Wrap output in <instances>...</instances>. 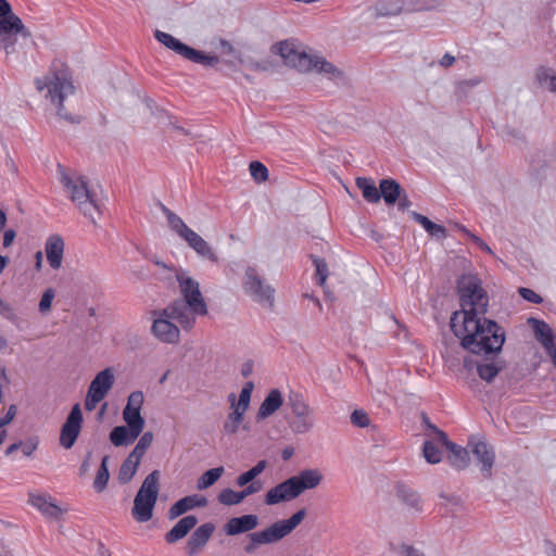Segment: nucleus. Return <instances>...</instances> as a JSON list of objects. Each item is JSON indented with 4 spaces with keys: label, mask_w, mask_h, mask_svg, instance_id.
<instances>
[{
    "label": "nucleus",
    "mask_w": 556,
    "mask_h": 556,
    "mask_svg": "<svg viewBox=\"0 0 556 556\" xmlns=\"http://www.w3.org/2000/svg\"><path fill=\"white\" fill-rule=\"evenodd\" d=\"M460 311L452 314L450 327L460 340V346L476 355L497 354L505 342V331L495 320L488 319L489 296L481 280L470 274L457 279Z\"/></svg>",
    "instance_id": "obj_1"
},
{
    "label": "nucleus",
    "mask_w": 556,
    "mask_h": 556,
    "mask_svg": "<svg viewBox=\"0 0 556 556\" xmlns=\"http://www.w3.org/2000/svg\"><path fill=\"white\" fill-rule=\"evenodd\" d=\"M35 85L38 91L47 89L46 97L55 105L60 118L71 124L80 123L81 117L67 112L64 105V100L75 91L70 70L65 64H53L45 78H37Z\"/></svg>",
    "instance_id": "obj_2"
},
{
    "label": "nucleus",
    "mask_w": 556,
    "mask_h": 556,
    "mask_svg": "<svg viewBox=\"0 0 556 556\" xmlns=\"http://www.w3.org/2000/svg\"><path fill=\"white\" fill-rule=\"evenodd\" d=\"M306 509L301 508L290 518L278 520L269 527L252 532L248 535L249 543L244 546L248 554H252L261 545L274 544L289 535L305 518Z\"/></svg>",
    "instance_id": "obj_3"
},
{
    "label": "nucleus",
    "mask_w": 556,
    "mask_h": 556,
    "mask_svg": "<svg viewBox=\"0 0 556 556\" xmlns=\"http://www.w3.org/2000/svg\"><path fill=\"white\" fill-rule=\"evenodd\" d=\"M59 169L61 170V182L70 192L71 200L85 217L89 218L92 224H96V215H100L101 210L94 194L88 187L87 178L84 176L72 178L63 172L61 165H59Z\"/></svg>",
    "instance_id": "obj_4"
},
{
    "label": "nucleus",
    "mask_w": 556,
    "mask_h": 556,
    "mask_svg": "<svg viewBox=\"0 0 556 556\" xmlns=\"http://www.w3.org/2000/svg\"><path fill=\"white\" fill-rule=\"evenodd\" d=\"M155 39L165 46L167 49L174 51L178 55L184 59L193 62L195 64H201L205 67H214L219 63V58L217 55H210L201 50H197L179 39L175 38L173 35L156 29L154 33Z\"/></svg>",
    "instance_id": "obj_5"
},
{
    "label": "nucleus",
    "mask_w": 556,
    "mask_h": 556,
    "mask_svg": "<svg viewBox=\"0 0 556 556\" xmlns=\"http://www.w3.org/2000/svg\"><path fill=\"white\" fill-rule=\"evenodd\" d=\"M244 292L256 303L264 305L268 308L274 307L275 303V289L260 276L257 269L249 266L245 269L244 278L242 281Z\"/></svg>",
    "instance_id": "obj_6"
},
{
    "label": "nucleus",
    "mask_w": 556,
    "mask_h": 556,
    "mask_svg": "<svg viewBox=\"0 0 556 556\" xmlns=\"http://www.w3.org/2000/svg\"><path fill=\"white\" fill-rule=\"evenodd\" d=\"M288 405L290 406L294 419L289 421L291 431L295 434H304L309 432L314 425L313 408L304 400L299 392H291L288 396Z\"/></svg>",
    "instance_id": "obj_7"
},
{
    "label": "nucleus",
    "mask_w": 556,
    "mask_h": 556,
    "mask_svg": "<svg viewBox=\"0 0 556 556\" xmlns=\"http://www.w3.org/2000/svg\"><path fill=\"white\" fill-rule=\"evenodd\" d=\"M270 51L278 54L287 66L293 67L299 72H311V62L313 54L300 51L292 40H282L271 46Z\"/></svg>",
    "instance_id": "obj_8"
},
{
    "label": "nucleus",
    "mask_w": 556,
    "mask_h": 556,
    "mask_svg": "<svg viewBox=\"0 0 556 556\" xmlns=\"http://www.w3.org/2000/svg\"><path fill=\"white\" fill-rule=\"evenodd\" d=\"M17 35L25 38L31 36L17 15L11 14L0 20V49L4 50L7 56L15 52Z\"/></svg>",
    "instance_id": "obj_9"
},
{
    "label": "nucleus",
    "mask_w": 556,
    "mask_h": 556,
    "mask_svg": "<svg viewBox=\"0 0 556 556\" xmlns=\"http://www.w3.org/2000/svg\"><path fill=\"white\" fill-rule=\"evenodd\" d=\"M208 312L190 306L185 301L175 300L162 309V316L177 321L185 331H190L194 325L197 316H205Z\"/></svg>",
    "instance_id": "obj_10"
},
{
    "label": "nucleus",
    "mask_w": 556,
    "mask_h": 556,
    "mask_svg": "<svg viewBox=\"0 0 556 556\" xmlns=\"http://www.w3.org/2000/svg\"><path fill=\"white\" fill-rule=\"evenodd\" d=\"M83 413L80 405L75 404L66 417L65 422L61 427L60 445L65 450H70L76 443L83 426Z\"/></svg>",
    "instance_id": "obj_11"
},
{
    "label": "nucleus",
    "mask_w": 556,
    "mask_h": 556,
    "mask_svg": "<svg viewBox=\"0 0 556 556\" xmlns=\"http://www.w3.org/2000/svg\"><path fill=\"white\" fill-rule=\"evenodd\" d=\"M176 279L178 281L180 292L182 294V299H177L178 301H185L190 304L192 307H198L199 309H203L208 312L207 305L204 301V298L200 291V285L193 278L187 276L185 273L177 274Z\"/></svg>",
    "instance_id": "obj_12"
},
{
    "label": "nucleus",
    "mask_w": 556,
    "mask_h": 556,
    "mask_svg": "<svg viewBox=\"0 0 556 556\" xmlns=\"http://www.w3.org/2000/svg\"><path fill=\"white\" fill-rule=\"evenodd\" d=\"M157 317L154 319L151 331L161 342L176 344L180 339L179 328L172 323L170 318L162 316V309L153 312Z\"/></svg>",
    "instance_id": "obj_13"
},
{
    "label": "nucleus",
    "mask_w": 556,
    "mask_h": 556,
    "mask_svg": "<svg viewBox=\"0 0 556 556\" xmlns=\"http://www.w3.org/2000/svg\"><path fill=\"white\" fill-rule=\"evenodd\" d=\"M300 496V493L295 486L292 477L278 483L274 488L269 489L265 495L266 505H276L281 502H288Z\"/></svg>",
    "instance_id": "obj_14"
},
{
    "label": "nucleus",
    "mask_w": 556,
    "mask_h": 556,
    "mask_svg": "<svg viewBox=\"0 0 556 556\" xmlns=\"http://www.w3.org/2000/svg\"><path fill=\"white\" fill-rule=\"evenodd\" d=\"M471 452L480 466V471L485 479L492 477V468L495 462V453L492 446L484 441L471 443Z\"/></svg>",
    "instance_id": "obj_15"
},
{
    "label": "nucleus",
    "mask_w": 556,
    "mask_h": 556,
    "mask_svg": "<svg viewBox=\"0 0 556 556\" xmlns=\"http://www.w3.org/2000/svg\"><path fill=\"white\" fill-rule=\"evenodd\" d=\"M215 531V525L205 522L198 527L189 536L186 543V553L189 556H195L207 544Z\"/></svg>",
    "instance_id": "obj_16"
},
{
    "label": "nucleus",
    "mask_w": 556,
    "mask_h": 556,
    "mask_svg": "<svg viewBox=\"0 0 556 556\" xmlns=\"http://www.w3.org/2000/svg\"><path fill=\"white\" fill-rule=\"evenodd\" d=\"M440 444L448 451L447 459L453 468L464 470L468 467L470 457L465 447L450 441L446 433L440 434Z\"/></svg>",
    "instance_id": "obj_17"
},
{
    "label": "nucleus",
    "mask_w": 556,
    "mask_h": 556,
    "mask_svg": "<svg viewBox=\"0 0 556 556\" xmlns=\"http://www.w3.org/2000/svg\"><path fill=\"white\" fill-rule=\"evenodd\" d=\"M142 391H134L127 399V404L123 410V419L125 422H130L137 427L144 428V418L141 416V408L143 405Z\"/></svg>",
    "instance_id": "obj_18"
},
{
    "label": "nucleus",
    "mask_w": 556,
    "mask_h": 556,
    "mask_svg": "<svg viewBox=\"0 0 556 556\" xmlns=\"http://www.w3.org/2000/svg\"><path fill=\"white\" fill-rule=\"evenodd\" d=\"M206 505V497L198 494L188 495L178 500L169 507L167 517L169 520H174L193 508L205 507Z\"/></svg>",
    "instance_id": "obj_19"
},
{
    "label": "nucleus",
    "mask_w": 556,
    "mask_h": 556,
    "mask_svg": "<svg viewBox=\"0 0 556 556\" xmlns=\"http://www.w3.org/2000/svg\"><path fill=\"white\" fill-rule=\"evenodd\" d=\"M142 430L136 425L126 422V426H116L111 430L110 441L115 446H127L136 441Z\"/></svg>",
    "instance_id": "obj_20"
},
{
    "label": "nucleus",
    "mask_w": 556,
    "mask_h": 556,
    "mask_svg": "<svg viewBox=\"0 0 556 556\" xmlns=\"http://www.w3.org/2000/svg\"><path fill=\"white\" fill-rule=\"evenodd\" d=\"M258 525V517L253 514L230 518L224 526L227 535L233 536L254 530Z\"/></svg>",
    "instance_id": "obj_21"
},
{
    "label": "nucleus",
    "mask_w": 556,
    "mask_h": 556,
    "mask_svg": "<svg viewBox=\"0 0 556 556\" xmlns=\"http://www.w3.org/2000/svg\"><path fill=\"white\" fill-rule=\"evenodd\" d=\"M198 518L194 515H188L179 519L175 526L165 533V542L175 544L182 540L198 523Z\"/></svg>",
    "instance_id": "obj_22"
},
{
    "label": "nucleus",
    "mask_w": 556,
    "mask_h": 556,
    "mask_svg": "<svg viewBox=\"0 0 556 556\" xmlns=\"http://www.w3.org/2000/svg\"><path fill=\"white\" fill-rule=\"evenodd\" d=\"M323 473L319 469H303L298 475L292 476L300 495L311 489L317 488L323 481Z\"/></svg>",
    "instance_id": "obj_23"
},
{
    "label": "nucleus",
    "mask_w": 556,
    "mask_h": 556,
    "mask_svg": "<svg viewBox=\"0 0 556 556\" xmlns=\"http://www.w3.org/2000/svg\"><path fill=\"white\" fill-rule=\"evenodd\" d=\"M46 255L49 265L53 269H59L62 265L64 253V241L61 236H50L45 247Z\"/></svg>",
    "instance_id": "obj_24"
},
{
    "label": "nucleus",
    "mask_w": 556,
    "mask_h": 556,
    "mask_svg": "<svg viewBox=\"0 0 556 556\" xmlns=\"http://www.w3.org/2000/svg\"><path fill=\"white\" fill-rule=\"evenodd\" d=\"M283 404V397L278 389L268 392L256 413V420H264L274 415Z\"/></svg>",
    "instance_id": "obj_25"
},
{
    "label": "nucleus",
    "mask_w": 556,
    "mask_h": 556,
    "mask_svg": "<svg viewBox=\"0 0 556 556\" xmlns=\"http://www.w3.org/2000/svg\"><path fill=\"white\" fill-rule=\"evenodd\" d=\"M184 240L202 258L218 263V256L213 248L195 231L192 230Z\"/></svg>",
    "instance_id": "obj_26"
},
{
    "label": "nucleus",
    "mask_w": 556,
    "mask_h": 556,
    "mask_svg": "<svg viewBox=\"0 0 556 556\" xmlns=\"http://www.w3.org/2000/svg\"><path fill=\"white\" fill-rule=\"evenodd\" d=\"M312 71L324 74L328 79L336 83L344 80V73L323 56L313 55L311 62V72Z\"/></svg>",
    "instance_id": "obj_27"
},
{
    "label": "nucleus",
    "mask_w": 556,
    "mask_h": 556,
    "mask_svg": "<svg viewBox=\"0 0 556 556\" xmlns=\"http://www.w3.org/2000/svg\"><path fill=\"white\" fill-rule=\"evenodd\" d=\"M29 503L48 518L59 519L64 514V510L52 501L51 496L31 494Z\"/></svg>",
    "instance_id": "obj_28"
},
{
    "label": "nucleus",
    "mask_w": 556,
    "mask_h": 556,
    "mask_svg": "<svg viewBox=\"0 0 556 556\" xmlns=\"http://www.w3.org/2000/svg\"><path fill=\"white\" fill-rule=\"evenodd\" d=\"M160 471L153 470L143 480L136 496L141 495V500L156 503L160 491Z\"/></svg>",
    "instance_id": "obj_29"
},
{
    "label": "nucleus",
    "mask_w": 556,
    "mask_h": 556,
    "mask_svg": "<svg viewBox=\"0 0 556 556\" xmlns=\"http://www.w3.org/2000/svg\"><path fill=\"white\" fill-rule=\"evenodd\" d=\"M113 383L114 375L111 368H105L94 377L89 386L88 391L104 399L108 392L111 390Z\"/></svg>",
    "instance_id": "obj_30"
},
{
    "label": "nucleus",
    "mask_w": 556,
    "mask_h": 556,
    "mask_svg": "<svg viewBox=\"0 0 556 556\" xmlns=\"http://www.w3.org/2000/svg\"><path fill=\"white\" fill-rule=\"evenodd\" d=\"M395 491L397 498L405 504L408 509L415 513H420L422 510L421 498L410 486L404 483H397Z\"/></svg>",
    "instance_id": "obj_31"
},
{
    "label": "nucleus",
    "mask_w": 556,
    "mask_h": 556,
    "mask_svg": "<svg viewBox=\"0 0 556 556\" xmlns=\"http://www.w3.org/2000/svg\"><path fill=\"white\" fill-rule=\"evenodd\" d=\"M528 324L532 327L535 339L543 346H552V342L555 341V334L551 326L544 320L530 317Z\"/></svg>",
    "instance_id": "obj_32"
},
{
    "label": "nucleus",
    "mask_w": 556,
    "mask_h": 556,
    "mask_svg": "<svg viewBox=\"0 0 556 556\" xmlns=\"http://www.w3.org/2000/svg\"><path fill=\"white\" fill-rule=\"evenodd\" d=\"M403 191L401 185L392 178L381 179L379 184V192L387 205H393L401 198Z\"/></svg>",
    "instance_id": "obj_33"
},
{
    "label": "nucleus",
    "mask_w": 556,
    "mask_h": 556,
    "mask_svg": "<svg viewBox=\"0 0 556 556\" xmlns=\"http://www.w3.org/2000/svg\"><path fill=\"white\" fill-rule=\"evenodd\" d=\"M162 213L166 216L169 228L182 240L192 231L185 222L163 203H159Z\"/></svg>",
    "instance_id": "obj_34"
},
{
    "label": "nucleus",
    "mask_w": 556,
    "mask_h": 556,
    "mask_svg": "<svg viewBox=\"0 0 556 556\" xmlns=\"http://www.w3.org/2000/svg\"><path fill=\"white\" fill-rule=\"evenodd\" d=\"M154 506L155 503L141 500V495L135 496L131 515L138 522L149 521L153 516Z\"/></svg>",
    "instance_id": "obj_35"
},
{
    "label": "nucleus",
    "mask_w": 556,
    "mask_h": 556,
    "mask_svg": "<svg viewBox=\"0 0 556 556\" xmlns=\"http://www.w3.org/2000/svg\"><path fill=\"white\" fill-rule=\"evenodd\" d=\"M356 186L362 191L363 198L370 203H377L381 199L379 188L376 187L374 180L367 177H357Z\"/></svg>",
    "instance_id": "obj_36"
},
{
    "label": "nucleus",
    "mask_w": 556,
    "mask_h": 556,
    "mask_svg": "<svg viewBox=\"0 0 556 556\" xmlns=\"http://www.w3.org/2000/svg\"><path fill=\"white\" fill-rule=\"evenodd\" d=\"M505 367V362L502 359H494L491 363L477 364V372L479 377L486 381L492 382L498 372Z\"/></svg>",
    "instance_id": "obj_37"
},
{
    "label": "nucleus",
    "mask_w": 556,
    "mask_h": 556,
    "mask_svg": "<svg viewBox=\"0 0 556 556\" xmlns=\"http://www.w3.org/2000/svg\"><path fill=\"white\" fill-rule=\"evenodd\" d=\"M376 16H393L403 11L402 0H379L375 7Z\"/></svg>",
    "instance_id": "obj_38"
},
{
    "label": "nucleus",
    "mask_w": 556,
    "mask_h": 556,
    "mask_svg": "<svg viewBox=\"0 0 556 556\" xmlns=\"http://www.w3.org/2000/svg\"><path fill=\"white\" fill-rule=\"evenodd\" d=\"M403 10L407 12H424L437 10L441 4V0H402Z\"/></svg>",
    "instance_id": "obj_39"
},
{
    "label": "nucleus",
    "mask_w": 556,
    "mask_h": 556,
    "mask_svg": "<svg viewBox=\"0 0 556 556\" xmlns=\"http://www.w3.org/2000/svg\"><path fill=\"white\" fill-rule=\"evenodd\" d=\"M244 414L245 412L233 408L223 425V432L227 435L236 434L244 419Z\"/></svg>",
    "instance_id": "obj_40"
},
{
    "label": "nucleus",
    "mask_w": 556,
    "mask_h": 556,
    "mask_svg": "<svg viewBox=\"0 0 556 556\" xmlns=\"http://www.w3.org/2000/svg\"><path fill=\"white\" fill-rule=\"evenodd\" d=\"M139 464L140 462H137L135 458H130V456H127V458L121 465L118 471L117 478L119 483H128L136 475Z\"/></svg>",
    "instance_id": "obj_41"
},
{
    "label": "nucleus",
    "mask_w": 556,
    "mask_h": 556,
    "mask_svg": "<svg viewBox=\"0 0 556 556\" xmlns=\"http://www.w3.org/2000/svg\"><path fill=\"white\" fill-rule=\"evenodd\" d=\"M109 456H103L100 467L97 471L96 478L93 480V488L97 492H103L108 485L110 479V472L108 468Z\"/></svg>",
    "instance_id": "obj_42"
},
{
    "label": "nucleus",
    "mask_w": 556,
    "mask_h": 556,
    "mask_svg": "<svg viewBox=\"0 0 556 556\" xmlns=\"http://www.w3.org/2000/svg\"><path fill=\"white\" fill-rule=\"evenodd\" d=\"M266 467H267V462L265 459H262V460L257 462V464L255 466H253L248 471L241 473L237 478V480H236L237 485L238 486H244L250 481H256L255 478L257 476H260L266 469Z\"/></svg>",
    "instance_id": "obj_43"
},
{
    "label": "nucleus",
    "mask_w": 556,
    "mask_h": 556,
    "mask_svg": "<svg viewBox=\"0 0 556 556\" xmlns=\"http://www.w3.org/2000/svg\"><path fill=\"white\" fill-rule=\"evenodd\" d=\"M223 466L206 470L198 480V489L204 490L212 486L224 473Z\"/></svg>",
    "instance_id": "obj_44"
},
{
    "label": "nucleus",
    "mask_w": 556,
    "mask_h": 556,
    "mask_svg": "<svg viewBox=\"0 0 556 556\" xmlns=\"http://www.w3.org/2000/svg\"><path fill=\"white\" fill-rule=\"evenodd\" d=\"M152 441H153V433L150 431L144 432L140 437L135 448L130 452V454L128 456H130V458H135L137 462H140L142 456L144 455L146 451L150 447Z\"/></svg>",
    "instance_id": "obj_45"
},
{
    "label": "nucleus",
    "mask_w": 556,
    "mask_h": 556,
    "mask_svg": "<svg viewBox=\"0 0 556 556\" xmlns=\"http://www.w3.org/2000/svg\"><path fill=\"white\" fill-rule=\"evenodd\" d=\"M217 500L223 505L233 506L240 504L243 501V496L241 491L237 492L233 491L232 489L227 488L220 491V493L217 496Z\"/></svg>",
    "instance_id": "obj_46"
},
{
    "label": "nucleus",
    "mask_w": 556,
    "mask_h": 556,
    "mask_svg": "<svg viewBox=\"0 0 556 556\" xmlns=\"http://www.w3.org/2000/svg\"><path fill=\"white\" fill-rule=\"evenodd\" d=\"M422 454L429 464H438L442 460V452L434 441L428 440L424 443Z\"/></svg>",
    "instance_id": "obj_47"
},
{
    "label": "nucleus",
    "mask_w": 556,
    "mask_h": 556,
    "mask_svg": "<svg viewBox=\"0 0 556 556\" xmlns=\"http://www.w3.org/2000/svg\"><path fill=\"white\" fill-rule=\"evenodd\" d=\"M555 78L553 71L547 67H539L535 73V80L540 88L552 92V80Z\"/></svg>",
    "instance_id": "obj_48"
},
{
    "label": "nucleus",
    "mask_w": 556,
    "mask_h": 556,
    "mask_svg": "<svg viewBox=\"0 0 556 556\" xmlns=\"http://www.w3.org/2000/svg\"><path fill=\"white\" fill-rule=\"evenodd\" d=\"M253 389H254L253 381H248L243 386V388L239 394L237 404H233V408H238L242 412H247L249 408V405H250L251 394H252Z\"/></svg>",
    "instance_id": "obj_49"
},
{
    "label": "nucleus",
    "mask_w": 556,
    "mask_h": 556,
    "mask_svg": "<svg viewBox=\"0 0 556 556\" xmlns=\"http://www.w3.org/2000/svg\"><path fill=\"white\" fill-rule=\"evenodd\" d=\"M249 170L252 178L258 184L265 182L268 179L267 167L258 161H252L249 165Z\"/></svg>",
    "instance_id": "obj_50"
},
{
    "label": "nucleus",
    "mask_w": 556,
    "mask_h": 556,
    "mask_svg": "<svg viewBox=\"0 0 556 556\" xmlns=\"http://www.w3.org/2000/svg\"><path fill=\"white\" fill-rule=\"evenodd\" d=\"M311 257H312L313 264L316 267L317 281L320 286H324L327 277H328V265H327L326 261L321 257H318L315 255H312Z\"/></svg>",
    "instance_id": "obj_51"
},
{
    "label": "nucleus",
    "mask_w": 556,
    "mask_h": 556,
    "mask_svg": "<svg viewBox=\"0 0 556 556\" xmlns=\"http://www.w3.org/2000/svg\"><path fill=\"white\" fill-rule=\"evenodd\" d=\"M351 422L359 428H365L369 425V417L363 409H355L351 414Z\"/></svg>",
    "instance_id": "obj_52"
},
{
    "label": "nucleus",
    "mask_w": 556,
    "mask_h": 556,
    "mask_svg": "<svg viewBox=\"0 0 556 556\" xmlns=\"http://www.w3.org/2000/svg\"><path fill=\"white\" fill-rule=\"evenodd\" d=\"M518 293L520 294V296L523 300H526L530 303L540 304L543 302L542 296L540 294H538L535 291H533L532 289L520 287L518 289Z\"/></svg>",
    "instance_id": "obj_53"
},
{
    "label": "nucleus",
    "mask_w": 556,
    "mask_h": 556,
    "mask_svg": "<svg viewBox=\"0 0 556 556\" xmlns=\"http://www.w3.org/2000/svg\"><path fill=\"white\" fill-rule=\"evenodd\" d=\"M54 295H55V292L52 288H48L41 299H40V302H39V311L41 313H46L48 312L50 308H51V304H52V301L54 299Z\"/></svg>",
    "instance_id": "obj_54"
},
{
    "label": "nucleus",
    "mask_w": 556,
    "mask_h": 556,
    "mask_svg": "<svg viewBox=\"0 0 556 556\" xmlns=\"http://www.w3.org/2000/svg\"><path fill=\"white\" fill-rule=\"evenodd\" d=\"M39 440L36 437L29 438L26 441H22L21 451L24 456L30 457L37 450Z\"/></svg>",
    "instance_id": "obj_55"
},
{
    "label": "nucleus",
    "mask_w": 556,
    "mask_h": 556,
    "mask_svg": "<svg viewBox=\"0 0 556 556\" xmlns=\"http://www.w3.org/2000/svg\"><path fill=\"white\" fill-rule=\"evenodd\" d=\"M469 239L472 240V242L479 248L481 249L482 251H485L488 253H492V250L491 248L478 236H476L475 233L470 232L466 227L462 226L459 228Z\"/></svg>",
    "instance_id": "obj_56"
},
{
    "label": "nucleus",
    "mask_w": 556,
    "mask_h": 556,
    "mask_svg": "<svg viewBox=\"0 0 556 556\" xmlns=\"http://www.w3.org/2000/svg\"><path fill=\"white\" fill-rule=\"evenodd\" d=\"M481 83L480 77H473L470 79L462 80L457 84V93L458 94H466L467 90L470 88H473L478 86Z\"/></svg>",
    "instance_id": "obj_57"
},
{
    "label": "nucleus",
    "mask_w": 556,
    "mask_h": 556,
    "mask_svg": "<svg viewBox=\"0 0 556 556\" xmlns=\"http://www.w3.org/2000/svg\"><path fill=\"white\" fill-rule=\"evenodd\" d=\"M245 488L241 491L243 500L250 495L258 493L263 489V483L261 481H250Z\"/></svg>",
    "instance_id": "obj_58"
},
{
    "label": "nucleus",
    "mask_w": 556,
    "mask_h": 556,
    "mask_svg": "<svg viewBox=\"0 0 556 556\" xmlns=\"http://www.w3.org/2000/svg\"><path fill=\"white\" fill-rule=\"evenodd\" d=\"M427 232L437 239H444L447 236L445 227L433 222Z\"/></svg>",
    "instance_id": "obj_59"
},
{
    "label": "nucleus",
    "mask_w": 556,
    "mask_h": 556,
    "mask_svg": "<svg viewBox=\"0 0 556 556\" xmlns=\"http://www.w3.org/2000/svg\"><path fill=\"white\" fill-rule=\"evenodd\" d=\"M103 400V397L99 396V395H96L91 392L88 391L87 393V396H86V400H85V408L88 410V412H91L93 410L97 405Z\"/></svg>",
    "instance_id": "obj_60"
},
{
    "label": "nucleus",
    "mask_w": 556,
    "mask_h": 556,
    "mask_svg": "<svg viewBox=\"0 0 556 556\" xmlns=\"http://www.w3.org/2000/svg\"><path fill=\"white\" fill-rule=\"evenodd\" d=\"M0 315H2L3 317H5L7 319H9L11 321H14L16 319V315H15L13 308L11 307V305L3 302L1 299H0Z\"/></svg>",
    "instance_id": "obj_61"
},
{
    "label": "nucleus",
    "mask_w": 556,
    "mask_h": 556,
    "mask_svg": "<svg viewBox=\"0 0 556 556\" xmlns=\"http://www.w3.org/2000/svg\"><path fill=\"white\" fill-rule=\"evenodd\" d=\"M399 553L401 556H425L422 552L407 544H402L399 548Z\"/></svg>",
    "instance_id": "obj_62"
},
{
    "label": "nucleus",
    "mask_w": 556,
    "mask_h": 556,
    "mask_svg": "<svg viewBox=\"0 0 556 556\" xmlns=\"http://www.w3.org/2000/svg\"><path fill=\"white\" fill-rule=\"evenodd\" d=\"M251 67L258 72H268L273 70L274 64L269 60L256 61L251 63Z\"/></svg>",
    "instance_id": "obj_63"
},
{
    "label": "nucleus",
    "mask_w": 556,
    "mask_h": 556,
    "mask_svg": "<svg viewBox=\"0 0 556 556\" xmlns=\"http://www.w3.org/2000/svg\"><path fill=\"white\" fill-rule=\"evenodd\" d=\"M410 217L415 222L420 224L425 228L426 231H428L429 227L432 224V222L427 216H424L422 214H419L417 212H410Z\"/></svg>",
    "instance_id": "obj_64"
}]
</instances>
